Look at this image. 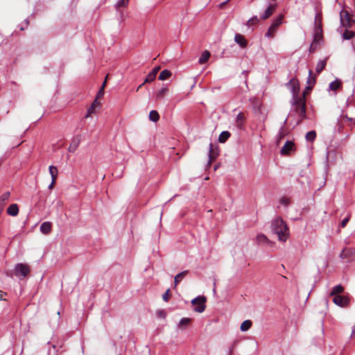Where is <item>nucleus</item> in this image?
<instances>
[{
  "label": "nucleus",
  "mask_w": 355,
  "mask_h": 355,
  "mask_svg": "<svg viewBox=\"0 0 355 355\" xmlns=\"http://www.w3.org/2000/svg\"><path fill=\"white\" fill-rule=\"evenodd\" d=\"M272 232L278 236L279 240L286 241L288 236V228L281 218H276L271 223Z\"/></svg>",
  "instance_id": "nucleus-1"
},
{
  "label": "nucleus",
  "mask_w": 355,
  "mask_h": 355,
  "mask_svg": "<svg viewBox=\"0 0 355 355\" xmlns=\"http://www.w3.org/2000/svg\"><path fill=\"white\" fill-rule=\"evenodd\" d=\"M291 104L295 106V110L298 112L302 119L306 117L305 93L304 92L300 98L291 100Z\"/></svg>",
  "instance_id": "nucleus-2"
},
{
  "label": "nucleus",
  "mask_w": 355,
  "mask_h": 355,
  "mask_svg": "<svg viewBox=\"0 0 355 355\" xmlns=\"http://www.w3.org/2000/svg\"><path fill=\"white\" fill-rule=\"evenodd\" d=\"M31 270L28 265L24 263H17L15 267V274L20 279H24L30 272Z\"/></svg>",
  "instance_id": "nucleus-3"
},
{
  "label": "nucleus",
  "mask_w": 355,
  "mask_h": 355,
  "mask_svg": "<svg viewBox=\"0 0 355 355\" xmlns=\"http://www.w3.org/2000/svg\"><path fill=\"white\" fill-rule=\"evenodd\" d=\"M206 297L205 296H198L191 300V304L194 306L193 310L198 313H202L205 309Z\"/></svg>",
  "instance_id": "nucleus-4"
},
{
  "label": "nucleus",
  "mask_w": 355,
  "mask_h": 355,
  "mask_svg": "<svg viewBox=\"0 0 355 355\" xmlns=\"http://www.w3.org/2000/svg\"><path fill=\"white\" fill-rule=\"evenodd\" d=\"M287 87L290 89L292 94V99H297V98H300L298 96L300 91V84L299 81L296 78H292L287 84Z\"/></svg>",
  "instance_id": "nucleus-5"
},
{
  "label": "nucleus",
  "mask_w": 355,
  "mask_h": 355,
  "mask_svg": "<svg viewBox=\"0 0 355 355\" xmlns=\"http://www.w3.org/2000/svg\"><path fill=\"white\" fill-rule=\"evenodd\" d=\"M283 19V16L281 15L277 19H275L270 27L268 28V31L266 33L265 36L267 37H271L272 38L275 36V34L277 30V27L282 24Z\"/></svg>",
  "instance_id": "nucleus-6"
},
{
  "label": "nucleus",
  "mask_w": 355,
  "mask_h": 355,
  "mask_svg": "<svg viewBox=\"0 0 355 355\" xmlns=\"http://www.w3.org/2000/svg\"><path fill=\"white\" fill-rule=\"evenodd\" d=\"M295 149L294 143L291 141H286L282 149L280 150V153L282 155H288L293 151Z\"/></svg>",
  "instance_id": "nucleus-7"
},
{
  "label": "nucleus",
  "mask_w": 355,
  "mask_h": 355,
  "mask_svg": "<svg viewBox=\"0 0 355 355\" xmlns=\"http://www.w3.org/2000/svg\"><path fill=\"white\" fill-rule=\"evenodd\" d=\"M333 302L338 306L345 307L349 304V299L343 295H336L333 299Z\"/></svg>",
  "instance_id": "nucleus-8"
},
{
  "label": "nucleus",
  "mask_w": 355,
  "mask_h": 355,
  "mask_svg": "<svg viewBox=\"0 0 355 355\" xmlns=\"http://www.w3.org/2000/svg\"><path fill=\"white\" fill-rule=\"evenodd\" d=\"M276 9V6L274 4H269L264 13L260 15V18L263 20L267 19L269 18L275 12Z\"/></svg>",
  "instance_id": "nucleus-9"
},
{
  "label": "nucleus",
  "mask_w": 355,
  "mask_h": 355,
  "mask_svg": "<svg viewBox=\"0 0 355 355\" xmlns=\"http://www.w3.org/2000/svg\"><path fill=\"white\" fill-rule=\"evenodd\" d=\"M10 196V193L9 191H6L3 193L0 196V214L2 213L6 205L7 204L9 198Z\"/></svg>",
  "instance_id": "nucleus-10"
},
{
  "label": "nucleus",
  "mask_w": 355,
  "mask_h": 355,
  "mask_svg": "<svg viewBox=\"0 0 355 355\" xmlns=\"http://www.w3.org/2000/svg\"><path fill=\"white\" fill-rule=\"evenodd\" d=\"M355 254V249L354 248H344L340 252L339 257L343 259H349Z\"/></svg>",
  "instance_id": "nucleus-11"
},
{
  "label": "nucleus",
  "mask_w": 355,
  "mask_h": 355,
  "mask_svg": "<svg viewBox=\"0 0 355 355\" xmlns=\"http://www.w3.org/2000/svg\"><path fill=\"white\" fill-rule=\"evenodd\" d=\"M234 41L236 44H238L241 48H245L248 45V41L245 38V37L240 34L236 33L234 35Z\"/></svg>",
  "instance_id": "nucleus-12"
},
{
  "label": "nucleus",
  "mask_w": 355,
  "mask_h": 355,
  "mask_svg": "<svg viewBox=\"0 0 355 355\" xmlns=\"http://www.w3.org/2000/svg\"><path fill=\"white\" fill-rule=\"evenodd\" d=\"M51 228L52 223L49 221H46L42 223L40 229L43 234H47L51 232Z\"/></svg>",
  "instance_id": "nucleus-13"
},
{
  "label": "nucleus",
  "mask_w": 355,
  "mask_h": 355,
  "mask_svg": "<svg viewBox=\"0 0 355 355\" xmlns=\"http://www.w3.org/2000/svg\"><path fill=\"white\" fill-rule=\"evenodd\" d=\"M306 89H311L313 85L315 84V78L313 76L312 70H309V76L306 81Z\"/></svg>",
  "instance_id": "nucleus-14"
},
{
  "label": "nucleus",
  "mask_w": 355,
  "mask_h": 355,
  "mask_svg": "<svg viewBox=\"0 0 355 355\" xmlns=\"http://www.w3.org/2000/svg\"><path fill=\"white\" fill-rule=\"evenodd\" d=\"M245 121V116L243 112H239L236 116V125L238 128H241Z\"/></svg>",
  "instance_id": "nucleus-15"
},
{
  "label": "nucleus",
  "mask_w": 355,
  "mask_h": 355,
  "mask_svg": "<svg viewBox=\"0 0 355 355\" xmlns=\"http://www.w3.org/2000/svg\"><path fill=\"white\" fill-rule=\"evenodd\" d=\"M7 213L12 216H16L19 213V207L17 204L10 205L7 209Z\"/></svg>",
  "instance_id": "nucleus-16"
},
{
  "label": "nucleus",
  "mask_w": 355,
  "mask_h": 355,
  "mask_svg": "<svg viewBox=\"0 0 355 355\" xmlns=\"http://www.w3.org/2000/svg\"><path fill=\"white\" fill-rule=\"evenodd\" d=\"M218 155V150L213 148V145L211 143L209 144V162L214 161L217 156Z\"/></svg>",
  "instance_id": "nucleus-17"
},
{
  "label": "nucleus",
  "mask_w": 355,
  "mask_h": 355,
  "mask_svg": "<svg viewBox=\"0 0 355 355\" xmlns=\"http://www.w3.org/2000/svg\"><path fill=\"white\" fill-rule=\"evenodd\" d=\"M189 273V270H184L178 273L174 278V286L176 287L179 282H180L183 278Z\"/></svg>",
  "instance_id": "nucleus-18"
},
{
  "label": "nucleus",
  "mask_w": 355,
  "mask_h": 355,
  "mask_svg": "<svg viewBox=\"0 0 355 355\" xmlns=\"http://www.w3.org/2000/svg\"><path fill=\"white\" fill-rule=\"evenodd\" d=\"M350 29L351 28H345V30L341 32L343 39L350 40L355 35L354 30Z\"/></svg>",
  "instance_id": "nucleus-19"
},
{
  "label": "nucleus",
  "mask_w": 355,
  "mask_h": 355,
  "mask_svg": "<svg viewBox=\"0 0 355 355\" xmlns=\"http://www.w3.org/2000/svg\"><path fill=\"white\" fill-rule=\"evenodd\" d=\"M80 144V139L76 138L73 139V141L71 142L69 146V151L73 153L76 151V150L78 148Z\"/></svg>",
  "instance_id": "nucleus-20"
},
{
  "label": "nucleus",
  "mask_w": 355,
  "mask_h": 355,
  "mask_svg": "<svg viewBox=\"0 0 355 355\" xmlns=\"http://www.w3.org/2000/svg\"><path fill=\"white\" fill-rule=\"evenodd\" d=\"M256 240L258 244H265L268 243L270 242L268 237L263 234H259L257 236Z\"/></svg>",
  "instance_id": "nucleus-21"
},
{
  "label": "nucleus",
  "mask_w": 355,
  "mask_h": 355,
  "mask_svg": "<svg viewBox=\"0 0 355 355\" xmlns=\"http://www.w3.org/2000/svg\"><path fill=\"white\" fill-rule=\"evenodd\" d=\"M252 325V322L250 320H246L243 321L240 327V329L241 331H246L250 329Z\"/></svg>",
  "instance_id": "nucleus-22"
},
{
  "label": "nucleus",
  "mask_w": 355,
  "mask_h": 355,
  "mask_svg": "<svg viewBox=\"0 0 355 355\" xmlns=\"http://www.w3.org/2000/svg\"><path fill=\"white\" fill-rule=\"evenodd\" d=\"M231 134L228 131H223L218 137L220 143H225L230 137Z\"/></svg>",
  "instance_id": "nucleus-23"
},
{
  "label": "nucleus",
  "mask_w": 355,
  "mask_h": 355,
  "mask_svg": "<svg viewBox=\"0 0 355 355\" xmlns=\"http://www.w3.org/2000/svg\"><path fill=\"white\" fill-rule=\"evenodd\" d=\"M327 64L326 59L320 60L315 67V71L317 73H320L325 67Z\"/></svg>",
  "instance_id": "nucleus-24"
},
{
  "label": "nucleus",
  "mask_w": 355,
  "mask_h": 355,
  "mask_svg": "<svg viewBox=\"0 0 355 355\" xmlns=\"http://www.w3.org/2000/svg\"><path fill=\"white\" fill-rule=\"evenodd\" d=\"M172 75V73L167 69L163 70L159 75V79L161 80H164L170 78Z\"/></svg>",
  "instance_id": "nucleus-25"
},
{
  "label": "nucleus",
  "mask_w": 355,
  "mask_h": 355,
  "mask_svg": "<svg viewBox=\"0 0 355 355\" xmlns=\"http://www.w3.org/2000/svg\"><path fill=\"white\" fill-rule=\"evenodd\" d=\"M168 92L167 87H163L156 92L155 96L158 100H161L164 97V95Z\"/></svg>",
  "instance_id": "nucleus-26"
},
{
  "label": "nucleus",
  "mask_w": 355,
  "mask_h": 355,
  "mask_svg": "<svg viewBox=\"0 0 355 355\" xmlns=\"http://www.w3.org/2000/svg\"><path fill=\"white\" fill-rule=\"evenodd\" d=\"M210 53L208 51H205L203 52L202 55L199 58L200 64H205L209 58Z\"/></svg>",
  "instance_id": "nucleus-27"
},
{
  "label": "nucleus",
  "mask_w": 355,
  "mask_h": 355,
  "mask_svg": "<svg viewBox=\"0 0 355 355\" xmlns=\"http://www.w3.org/2000/svg\"><path fill=\"white\" fill-rule=\"evenodd\" d=\"M49 173L51 174V179L56 180L58 174V168L54 166H50L49 168Z\"/></svg>",
  "instance_id": "nucleus-28"
},
{
  "label": "nucleus",
  "mask_w": 355,
  "mask_h": 355,
  "mask_svg": "<svg viewBox=\"0 0 355 355\" xmlns=\"http://www.w3.org/2000/svg\"><path fill=\"white\" fill-rule=\"evenodd\" d=\"M343 291V287L341 285L334 286L331 292V295H339Z\"/></svg>",
  "instance_id": "nucleus-29"
},
{
  "label": "nucleus",
  "mask_w": 355,
  "mask_h": 355,
  "mask_svg": "<svg viewBox=\"0 0 355 355\" xmlns=\"http://www.w3.org/2000/svg\"><path fill=\"white\" fill-rule=\"evenodd\" d=\"M149 119L153 122H157L159 119V115L157 111L152 110L149 113Z\"/></svg>",
  "instance_id": "nucleus-30"
},
{
  "label": "nucleus",
  "mask_w": 355,
  "mask_h": 355,
  "mask_svg": "<svg viewBox=\"0 0 355 355\" xmlns=\"http://www.w3.org/2000/svg\"><path fill=\"white\" fill-rule=\"evenodd\" d=\"M306 139L308 141H313L316 137V132L315 130H311L306 134Z\"/></svg>",
  "instance_id": "nucleus-31"
},
{
  "label": "nucleus",
  "mask_w": 355,
  "mask_h": 355,
  "mask_svg": "<svg viewBox=\"0 0 355 355\" xmlns=\"http://www.w3.org/2000/svg\"><path fill=\"white\" fill-rule=\"evenodd\" d=\"M99 105H100V103H98L96 100H95L94 102L88 108L87 114L86 115V117H88L89 114L94 112L96 107L98 106Z\"/></svg>",
  "instance_id": "nucleus-32"
},
{
  "label": "nucleus",
  "mask_w": 355,
  "mask_h": 355,
  "mask_svg": "<svg viewBox=\"0 0 355 355\" xmlns=\"http://www.w3.org/2000/svg\"><path fill=\"white\" fill-rule=\"evenodd\" d=\"M340 82L339 80H334L329 84V89L331 90H337L340 87Z\"/></svg>",
  "instance_id": "nucleus-33"
},
{
  "label": "nucleus",
  "mask_w": 355,
  "mask_h": 355,
  "mask_svg": "<svg viewBox=\"0 0 355 355\" xmlns=\"http://www.w3.org/2000/svg\"><path fill=\"white\" fill-rule=\"evenodd\" d=\"M320 31H321L320 28H318L316 29L314 40H313V43L311 44V48H312V46L314 45L315 42H317L318 40H320V38H321V33H320Z\"/></svg>",
  "instance_id": "nucleus-34"
},
{
  "label": "nucleus",
  "mask_w": 355,
  "mask_h": 355,
  "mask_svg": "<svg viewBox=\"0 0 355 355\" xmlns=\"http://www.w3.org/2000/svg\"><path fill=\"white\" fill-rule=\"evenodd\" d=\"M191 321V320L189 318H183L180 320L179 325L180 327H186L190 324Z\"/></svg>",
  "instance_id": "nucleus-35"
},
{
  "label": "nucleus",
  "mask_w": 355,
  "mask_h": 355,
  "mask_svg": "<svg viewBox=\"0 0 355 355\" xmlns=\"http://www.w3.org/2000/svg\"><path fill=\"white\" fill-rule=\"evenodd\" d=\"M259 18L257 17V16H254L252 17V18H250L248 21H247V25L248 26H252V25H255L257 24V23H259Z\"/></svg>",
  "instance_id": "nucleus-36"
},
{
  "label": "nucleus",
  "mask_w": 355,
  "mask_h": 355,
  "mask_svg": "<svg viewBox=\"0 0 355 355\" xmlns=\"http://www.w3.org/2000/svg\"><path fill=\"white\" fill-rule=\"evenodd\" d=\"M105 84H106V79L105 80V81L103 82V85H101L99 91L98 92V94L96 95V98H101V97H102L103 96V94H104V88H105Z\"/></svg>",
  "instance_id": "nucleus-37"
},
{
  "label": "nucleus",
  "mask_w": 355,
  "mask_h": 355,
  "mask_svg": "<svg viewBox=\"0 0 355 355\" xmlns=\"http://www.w3.org/2000/svg\"><path fill=\"white\" fill-rule=\"evenodd\" d=\"M128 2H129V0H120L116 3V7L117 8H121V7H125L128 4Z\"/></svg>",
  "instance_id": "nucleus-38"
},
{
  "label": "nucleus",
  "mask_w": 355,
  "mask_h": 355,
  "mask_svg": "<svg viewBox=\"0 0 355 355\" xmlns=\"http://www.w3.org/2000/svg\"><path fill=\"white\" fill-rule=\"evenodd\" d=\"M155 73H149V74L146 76L144 83H150L153 82L155 79Z\"/></svg>",
  "instance_id": "nucleus-39"
},
{
  "label": "nucleus",
  "mask_w": 355,
  "mask_h": 355,
  "mask_svg": "<svg viewBox=\"0 0 355 355\" xmlns=\"http://www.w3.org/2000/svg\"><path fill=\"white\" fill-rule=\"evenodd\" d=\"M350 219V215H348L345 218H344L340 223L341 227H345L346 225L347 224L348 221Z\"/></svg>",
  "instance_id": "nucleus-40"
},
{
  "label": "nucleus",
  "mask_w": 355,
  "mask_h": 355,
  "mask_svg": "<svg viewBox=\"0 0 355 355\" xmlns=\"http://www.w3.org/2000/svg\"><path fill=\"white\" fill-rule=\"evenodd\" d=\"M169 292H170V290L167 289L166 291V292L163 294L162 298H163L164 301H165V302H168V300H169Z\"/></svg>",
  "instance_id": "nucleus-41"
},
{
  "label": "nucleus",
  "mask_w": 355,
  "mask_h": 355,
  "mask_svg": "<svg viewBox=\"0 0 355 355\" xmlns=\"http://www.w3.org/2000/svg\"><path fill=\"white\" fill-rule=\"evenodd\" d=\"M280 202L282 204L285 205H287L289 203L288 199H287L286 198H282Z\"/></svg>",
  "instance_id": "nucleus-42"
},
{
  "label": "nucleus",
  "mask_w": 355,
  "mask_h": 355,
  "mask_svg": "<svg viewBox=\"0 0 355 355\" xmlns=\"http://www.w3.org/2000/svg\"><path fill=\"white\" fill-rule=\"evenodd\" d=\"M56 180H52L51 184L49 185V189H52L54 187Z\"/></svg>",
  "instance_id": "nucleus-43"
},
{
  "label": "nucleus",
  "mask_w": 355,
  "mask_h": 355,
  "mask_svg": "<svg viewBox=\"0 0 355 355\" xmlns=\"http://www.w3.org/2000/svg\"><path fill=\"white\" fill-rule=\"evenodd\" d=\"M278 139H277V143L279 144V141L282 139V138L284 137V134L282 132H279L278 134Z\"/></svg>",
  "instance_id": "nucleus-44"
},
{
  "label": "nucleus",
  "mask_w": 355,
  "mask_h": 355,
  "mask_svg": "<svg viewBox=\"0 0 355 355\" xmlns=\"http://www.w3.org/2000/svg\"><path fill=\"white\" fill-rule=\"evenodd\" d=\"M159 67H155L153 71H151V73H155V76H156L157 72L159 71Z\"/></svg>",
  "instance_id": "nucleus-45"
},
{
  "label": "nucleus",
  "mask_w": 355,
  "mask_h": 355,
  "mask_svg": "<svg viewBox=\"0 0 355 355\" xmlns=\"http://www.w3.org/2000/svg\"><path fill=\"white\" fill-rule=\"evenodd\" d=\"M346 119H347L349 121H354V117H349L347 114L344 116Z\"/></svg>",
  "instance_id": "nucleus-46"
},
{
  "label": "nucleus",
  "mask_w": 355,
  "mask_h": 355,
  "mask_svg": "<svg viewBox=\"0 0 355 355\" xmlns=\"http://www.w3.org/2000/svg\"><path fill=\"white\" fill-rule=\"evenodd\" d=\"M157 315H158L159 316H160V317H164V313H163L162 311H159V312L157 313Z\"/></svg>",
  "instance_id": "nucleus-47"
},
{
  "label": "nucleus",
  "mask_w": 355,
  "mask_h": 355,
  "mask_svg": "<svg viewBox=\"0 0 355 355\" xmlns=\"http://www.w3.org/2000/svg\"><path fill=\"white\" fill-rule=\"evenodd\" d=\"M25 22H26V26H28V24H29L28 20V19H26Z\"/></svg>",
  "instance_id": "nucleus-48"
},
{
  "label": "nucleus",
  "mask_w": 355,
  "mask_h": 355,
  "mask_svg": "<svg viewBox=\"0 0 355 355\" xmlns=\"http://www.w3.org/2000/svg\"><path fill=\"white\" fill-rule=\"evenodd\" d=\"M0 300H2L3 298H2V295L0 294ZM3 300H5V299H3Z\"/></svg>",
  "instance_id": "nucleus-49"
},
{
  "label": "nucleus",
  "mask_w": 355,
  "mask_h": 355,
  "mask_svg": "<svg viewBox=\"0 0 355 355\" xmlns=\"http://www.w3.org/2000/svg\"><path fill=\"white\" fill-rule=\"evenodd\" d=\"M24 29V27H23V26H21L20 30H21V31H23Z\"/></svg>",
  "instance_id": "nucleus-50"
},
{
  "label": "nucleus",
  "mask_w": 355,
  "mask_h": 355,
  "mask_svg": "<svg viewBox=\"0 0 355 355\" xmlns=\"http://www.w3.org/2000/svg\"><path fill=\"white\" fill-rule=\"evenodd\" d=\"M141 86H142V85H139V87H138L137 90H138L140 87H141Z\"/></svg>",
  "instance_id": "nucleus-51"
},
{
  "label": "nucleus",
  "mask_w": 355,
  "mask_h": 355,
  "mask_svg": "<svg viewBox=\"0 0 355 355\" xmlns=\"http://www.w3.org/2000/svg\"><path fill=\"white\" fill-rule=\"evenodd\" d=\"M355 331V325H354V329H353V333Z\"/></svg>",
  "instance_id": "nucleus-52"
}]
</instances>
